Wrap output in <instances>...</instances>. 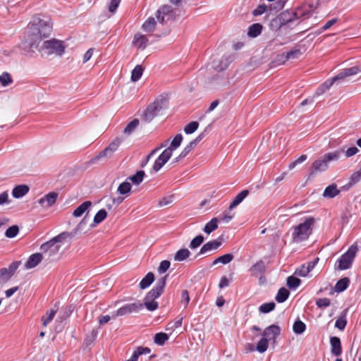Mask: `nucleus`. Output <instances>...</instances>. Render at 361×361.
Instances as JSON below:
<instances>
[{
    "mask_svg": "<svg viewBox=\"0 0 361 361\" xmlns=\"http://www.w3.org/2000/svg\"><path fill=\"white\" fill-rule=\"evenodd\" d=\"M157 25V20L153 17L148 18L142 24V28L145 32H153Z\"/></svg>",
    "mask_w": 361,
    "mask_h": 361,
    "instance_id": "2f4dec72",
    "label": "nucleus"
},
{
    "mask_svg": "<svg viewBox=\"0 0 361 361\" xmlns=\"http://www.w3.org/2000/svg\"><path fill=\"white\" fill-rule=\"evenodd\" d=\"M328 166L327 163L321 157V159H317L312 163L310 175L312 176L317 173L323 172L328 169Z\"/></svg>",
    "mask_w": 361,
    "mask_h": 361,
    "instance_id": "f3484780",
    "label": "nucleus"
},
{
    "mask_svg": "<svg viewBox=\"0 0 361 361\" xmlns=\"http://www.w3.org/2000/svg\"><path fill=\"white\" fill-rule=\"evenodd\" d=\"M276 307V304L274 302H269L263 303L259 307V310L262 313H269L274 310Z\"/></svg>",
    "mask_w": 361,
    "mask_h": 361,
    "instance_id": "09e8293b",
    "label": "nucleus"
},
{
    "mask_svg": "<svg viewBox=\"0 0 361 361\" xmlns=\"http://www.w3.org/2000/svg\"><path fill=\"white\" fill-rule=\"evenodd\" d=\"M166 103V98L161 97L157 98L152 104H149L145 111L143 119L149 123L158 115L161 109L165 107Z\"/></svg>",
    "mask_w": 361,
    "mask_h": 361,
    "instance_id": "20e7f679",
    "label": "nucleus"
},
{
    "mask_svg": "<svg viewBox=\"0 0 361 361\" xmlns=\"http://www.w3.org/2000/svg\"><path fill=\"white\" fill-rule=\"evenodd\" d=\"M233 61V56L231 55H224L219 65H214L213 67L218 71H223L228 66L230 63Z\"/></svg>",
    "mask_w": 361,
    "mask_h": 361,
    "instance_id": "c756f323",
    "label": "nucleus"
},
{
    "mask_svg": "<svg viewBox=\"0 0 361 361\" xmlns=\"http://www.w3.org/2000/svg\"><path fill=\"white\" fill-rule=\"evenodd\" d=\"M313 13V7L310 4H303L298 8L293 13V20L300 19L305 20L307 19L312 16Z\"/></svg>",
    "mask_w": 361,
    "mask_h": 361,
    "instance_id": "6e6552de",
    "label": "nucleus"
},
{
    "mask_svg": "<svg viewBox=\"0 0 361 361\" xmlns=\"http://www.w3.org/2000/svg\"><path fill=\"white\" fill-rule=\"evenodd\" d=\"M92 202L85 201L79 205L73 212V216L75 217L81 216L85 212L88 211L92 207Z\"/></svg>",
    "mask_w": 361,
    "mask_h": 361,
    "instance_id": "a878e982",
    "label": "nucleus"
},
{
    "mask_svg": "<svg viewBox=\"0 0 361 361\" xmlns=\"http://www.w3.org/2000/svg\"><path fill=\"white\" fill-rule=\"evenodd\" d=\"M42 48L48 55L56 54L61 56L65 51V46L63 42L56 39L44 41Z\"/></svg>",
    "mask_w": 361,
    "mask_h": 361,
    "instance_id": "39448f33",
    "label": "nucleus"
},
{
    "mask_svg": "<svg viewBox=\"0 0 361 361\" xmlns=\"http://www.w3.org/2000/svg\"><path fill=\"white\" fill-rule=\"evenodd\" d=\"M157 21L161 24H164L171 20L173 17L172 8L169 5H165L159 8L156 12Z\"/></svg>",
    "mask_w": 361,
    "mask_h": 361,
    "instance_id": "1a4fd4ad",
    "label": "nucleus"
},
{
    "mask_svg": "<svg viewBox=\"0 0 361 361\" xmlns=\"http://www.w3.org/2000/svg\"><path fill=\"white\" fill-rule=\"evenodd\" d=\"M143 73V68L141 66L137 65L131 72V80L133 82L138 81Z\"/></svg>",
    "mask_w": 361,
    "mask_h": 361,
    "instance_id": "a19ab883",
    "label": "nucleus"
},
{
    "mask_svg": "<svg viewBox=\"0 0 361 361\" xmlns=\"http://www.w3.org/2000/svg\"><path fill=\"white\" fill-rule=\"evenodd\" d=\"M218 219L214 217L209 222H207L204 228L203 231L207 234H210L213 231H214L218 228Z\"/></svg>",
    "mask_w": 361,
    "mask_h": 361,
    "instance_id": "72a5a7b5",
    "label": "nucleus"
},
{
    "mask_svg": "<svg viewBox=\"0 0 361 361\" xmlns=\"http://www.w3.org/2000/svg\"><path fill=\"white\" fill-rule=\"evenodd\" d=\"M190 252L187 248L180 249L174 255V260L176 262H183L189 257Z\"/></svg>",
    "mask_w": 361,
    "mask_h": 361,
    "instance_id": "c9c22d12",
    "label": "nucleus"
},
{
    "mask_svg": "<svg viewBox=\"0 0 361 361\" xmlns=\"http://www.w3.org/2000/svg\"><path fill=\"white\" fill-rule=\"evenodd\" d=\"M57 197L58 193L55 192H51L47 194L43 197L40 198L38 200V203L40 206H42L44 208H49L56 203Z\"/></svg>",
    "mask_w": 361,
    "mask_h": 361,
    "instance_id": "2eb2a0df",
    "label": "nucleus"
},
{
    "mask_svg": "<svg viewBox=\"0 0 361 361\" xmlns=\"http://www.w3.org/2000/svg\"><path fill=\"white\" fill-rule=\"evenodd\" d=\"M68 235L69 234L68 233L63 232L46 243H49V246L51 249V251L55 253L57 252L61 247V245L57 243H61Z\"/></svg>",
    "mask_w": 361,
    "mask_h": 361,
    "instance_id": "dca6fc26",
    "label": "nucleus"
},
{
    "mask_svg": "<svg viewBox=\"0 0 361 361\" xmlns=\"http://www.w3.org/2000/svg\"><path fill=\"white\" fill-rule=\"evenodd\" d=\"M145 176L144 171H137L134 175L130 176L128 180H130L133 184L138 185H140Z\"/></svg>",
    "mask_w": 361,
    "mask_h": 361,
    "instance_id": "f704fd0d",
    "label": "nucleus"
},
{
    "mask_svg": "<svg viewBox=\"0 0 361 361\" xmlns=\"http://www.w3.org/2000/svg\"><path fill=\"white\" fill-rule=\"evenodd\" d=\"M280 327L278 325L272 324L264 330L262 336L264 338H267L268 341H273L275 342L276 339L280 335Z\"/></svg>",
    "mask_w": 361,
    "mask_h": 361,
    "instance_id": "4468645a",
    "label": "nucleus"
},
{
    "mask_svg": "<svg viewBox=\"0 0 361 361\" xmlns=\"http://www.w3.org/2000/svg\"><path fill=\"white\" fill-rule=\"evenodd\" d=\"M166 163L162 159H159V157L155 160L154 166H153V170L155 172L159 171Z\"/></svg>",
    "mask_w": 361,
    "mask_h": 361,
    "instance_id": "774afa93",
    "label": "nucleus"
},
{
    "mask_svg": "<svg viewBox=\"0 0 361 361\" xmlns=\"http://www.w3.org/2000/svg\"><path fill=\"white\" fill-rule=\"evenodd\" d=\"M51 31L52 23L51 20L35 17L27 25V40L29 44L33 47L44 38L48 37Z\"/></svg>",
    "mask_w": 361,
    "mask_h": 361,
    "instance_id": "f257e3e1",
    "label": "nucleus"
},
{
    "mask_svg": "<svg viewBox=\"0 0 361 361\" xmlns=\"http://www.w3.org/2000/svg\"><path fill=\"white\" fill-rule=\"evenodd\" d=\"M300 283H301L300 279H299L298 278H297L294 276H290L287 278V286L290 289L295 290L296 288H298L300 286Z\"/></svg>",
    "mask_w": 361,
    "mask_h": 361,
    "instance_id": "de8ad7c7",
    "label": "nucleus"
},
{
    "mask_svg": "<svg viewBox=\"0 0 361 361\" xmlns=\"http://www.w3.org/2000/svg\"><path fill=\"white\" fill-rule=\"evenodd\" d=\"M349 283L350 279L348 277L342 278L336 282L334 288V290L338 293H341L346 290Z\"/></svg>",
    "mask_w": 361,
    "mask_h": 361,
    "instance_id": "c85d7f7f",
    "label": "nucleus"
},
{
    "mask_svg": "<svg viewBox=\"0 0 361 361\" xmlns=\"http://www.w3.org/2000/svg\"><path fill=\"white\" fill-rule=\"evenodd\" d=\"M143 307L142 303L133 302L130 304H126L122 307H121L116 311V315L118 317L124 316L128 314L137 312H139Z\"/></svg>",
    "mask_w": 361,
    "mask_h": 361,
    "instance_id": "9d476101",
    "label": "nucleus"
},
{
    "mask_svg": "<svg viewBox=\"0 0 361 361\" xmlns=\"http://www.w3.org/2000/svg\"><path fill=\"white\" fill-rule=\"evenodd\" d=\"M340 193L336 184L333 183L328 185L324 190L323 197L325 198H334Z\"/></svg>",
    "mask_w": 361,
    "mask_h": 361,
    "instance_id": "393cba45",
    "label": "nucleus"
},
{
    "mask_svg": "<svg viewBox=\"0 0 361 361\" xmlns=\"http://www.w3.org/2000/svg\"><path fill=\"white\" fill-rule=\"evenodd\" d=\"M154 281V275L152 272H149L147 275L141 280L139 286L142 290L148 288Z\"/></svg>",
    "mask_w": 361,
    "mask_h": 361,
    "instance_id": "473e14b6",
    "label": "nucleus"
},
{
    "mask_svg": "<svg viewBox=\"0 0 361 361\" xmlns=\"http://www.w3.org/2000/svg\"><path fill=\"white\" fill-rule=\"evenodd\" d=\"M233 61V56L231 55H224L219 65H214L213 67L218 71H223L228 66L230 63Z\"/></svg>",
    "mask_w": 361,
    "mask_h": 361,
    "instance_id": "7c9ffc66",
    "label": "nucleus"
},
{
    "mask_svg": "<svg viewBox=\"0 0 361 361\" xmlns=\"http://www.w3.org/2000/svg\"><path fill=\"white\" fill-rule=\"evenodd\" d=\"M306 330V324L301 321L300 319H298L295 321L293 325V331L297 334H302Z\"/></svg>",
    "mask_w": 361,
    "mask_h": 361,
    "instance_id": "e433bc0d",
    "label": "nucleus"
},
{
    "mask_svg": "<svg viewBox=\"0 0 361 361\" xmlns=\"http://www.w3.org/2000/svg\"><path fill=\"white\" fill-rule=\"evenodd\" d=\"M221 259V263L223 264H227L233 259V255L231 253H227L219 256Z\"/></svg>",
    "mask_w": 361,
    "mask_h": 361,
    "instance_id": "338daca9",
    "label": "nucleus"
},
{
    "mask_svg": "<svg viewBox=\"0 0 361 361\" xmlns=\"http://www.w3.org/2000/svg\"><path fill=\"white\" fill-rule=\"evenodd\" d=\"M199 127V123L197 121H192L187 124L184 128V132L186 134H192L197 130Z\"/></svg>",
    "mask_w": 361,
    "mask_h": 361,
    "instance_id": "864d4df0",
    "label": "nucleus"
},
{
    "mask_svg": "<svg viewBox=\"0 0 361 361\" xmlns=\"http://www.w3.org/2000/svg\"><path fill=\"white\" fill-rule=\"evenodd\" d=\"M56 313V311L51 309L49 312H47L45 316H43L42 318V320L43 322V325L44 326H47L51 321L53 320L54 317H55V314Z\"/></svg>",
    "mask_w": 361,
    "mask_h": 361,
    "instance_id": "3c124183",
    "label": "nucleus"
},
{
    "mask_svg": "<svg viewBox=\"0 0 361 361\" xmlns=\"http://www.w3.org/2000/svg\"><path fill=\"white\" fill-rule=\"evenodd\" d=\"M204 238L202 235H198L195 237L190 243V247L192 250H195L200 246L204 242Z\"/></svg>",
    "mask_w": 361,
    "mask_h": 361,
    "instance_id": "8fccbe9b",
    "label": "nucleus"
},
{
    "mask_svg": "<svg viewBox=\"0 0 361 361\" xmlns=\"http://www.w3.org/2000/svg\"><path fill=\"white\" fill-rule=\"evenodd\" d=\"M18 226L16 225H13L7 228V230L5 232V236L8 238H13L18 235Z\"/></svg>",
    "mask_w": 361,
    "mask_h": 361,
    "instance_id": "603ef678",
    "label": "nucleus"
},
{
    "mask_svg": "<svg viewBox=\"0 0 361 361\" xmlns=\"http://www.w3.org/2000/svg\"><path fill=\"white\" fill-rule=\"evenodd\" d=\"M121 142L122 139L116 137L104 149L100 152L98 155L92 158L91 159V162L94 163L100 159L111 157L112 154L118 149Z\"/></svg>",
    "mask_w": 361,
    "mask_h": 361,
    "instance_id": "423d86ee",
    "label": "nucleus"
},
{
    "mask_svg": "<svg viewBox=\"0 0 361 361\" xmlns=\"http://www.w3.org/2000/svg\"><path fill=\"white\" fill-rule=\"evenodd\" d=\"M154 296V299L151 301H149L145 298V306L149 311H154L158 308V302L155 300L156 298H159L161 295H152Z\"/></svg>",
    "mask_w": 361,
    "mask_h": 361,
    "instance_id": "a18cd8bd",
    "label": "nucleus"
},
{
    "mask_svg": "<svg viewBox=\"0 0 361 361\" xmlns=\"http://www.w3.org/2000/svg\"><path fill=\"white\" fill-rule=\"evenodd\" d=\"M301 54V51L300 49H295L294 50H291L286 54V59H293L298 58Z\"/></svg>",
    "mask_w": 361,
    "mask_h": 361,
    "instance_id": "69168bd1",
    "label": "nucleus"
},
{
    "mask_svg": "<svg viewBox=\"0 0 361 361\" xmlns=\"http://www.w3.org/2000/svg\"><path fill=\"white\" fill-rule=\"evenodd\" d=\"M13 82V80L11 78V76L8 73H3L0 75V83L4 86H8Z\"/></svg>",
    "mask_w": 361,
    "mask_h": 361,
    "instance_id": "5fc2aeb1",
    "label": "nucleus"
},
{
    "mask_svg": "<svg viewBox=\"0 0 361 361\" xmlns=\"http://www.w3.org/2000/svg\"><path fill=\"white\" fill-rule=\"evenodd\" d=\"M269 345V341L267 338L262 337L257 343L256 346V350L260 353H264Z\"/></svg>",
    "mask_w": 361,
    "mask_h": 361,
    "instance_id": "37998d69",
    "label": "nucleus"
},
{
    "mask_svg": "<svg viewBox=\"0 0 361 361\" xmlns=\"http://www.w3.org/2000/svg\"><path fill=\"white\" fill-rule=\"evenodd\" d=\"M357 243L350 245L348 250L343 253L337 261V269L339 270H346L349 269L358 252Z\"/></svg>",
    "mask_w": 361,
    "mask_h": 361,
    "instance_id": "7ed1b4c3",
    "label": "nucleus"
},
{
    "mask_svg": "<svg viewBox=\"0 0 361 361\" xmlns=\"http://www.w3.org/2000/svg\"><path fill=\"white\" fill-rule=\"evenodd\" d=\"M107 216V212L104 209L99 210L94 216V225L99 224L102 222Z\"/></svg>",
    "mask_w": 361,
    "mask_h": 361,
    "instance_id": "79ce46f5",
    "label": "nucleus"
},
{
    "mask_svg": "<svg viewBox=\"0 0 361 361\" xmlns=\"http://www.w3.org/2000/svg\"><path fill=\"white\" fill-rule=\"evenodd\" d=\"M314 220L312 217L307 218L304 222L300 223L296 226L293 227L292 241L299 243L306 240L311 235V226L314 224Z\"/></svg>",
    "mask_w": 361,
    "mask_h": 361,
    "instance_id": "f03ea898",
    "label": "nucleus"
},
{
    "mask_svg": "<svg viewBox=\"0 0 361 361\" xmlns=\"http://www.w3.org/2000/svg\"><path fill=\"white\" fill-rule=\"evenodd\" d=\"M335 82L334 78H332L330 81H326L322 85H320L315 92V94L317 96L322 95L324 94L327 90H329L333 84Z\"/></svg>",
    "mask_w": 361,
    "mask_h": 361,
    "instance_id": "ea45409f",
    "label": "nucleus"
},
{
    "mask_svg": "<svg viewBox=\"0 0 361 361\" xmlns=\"http://www.w3.org/2000/svg\"><path fill=\"white\" fill-rule=\"evenodd\" d=\"M316 305L319 308H326L331 305V300L327 298H319L316 301Z\"/></svg>",
    "mask_w": 361,
    "mask_h": 361,
    "instance_id": "680f3d73",
    "label": "nucleus"
},
{
    "mask_svg": "<svg viewBox=\"0 0 361 361\" xmlns=\"http://www.w3.org/2000/svg\"><path fill=\"white\" fill-rule=\"evenodd\" d=\"M140 121L138 119L135 118L130 121L124 129V133L130 135L138 126Z\"/></svg>",
    "mask_w": 361,
    "mask_h": 361,
    "instance_id": "49530a36",
    "label": "nucleus"
},
{
    "mask_svg": "<svg viewBox=\"0 0 361 361\" xmlns=\"http://www.w3.org/2000/svg\"><path fill=\"white\" fill-rule=\"evenodd\" d=\"M360 179H361V172H360L359 171L354 172L350 176V181L348 183V186L351 187V186L354 185L355 184L358 183L360 180Z\"/></svg>",
    "mask_w": 361,
    "mask_h": 361,
    "instance_id": "6e6d98bb",
    "label": "nucleus"
},
{
    "mask_svg": "<svg viewBox=\"0 0 361 361\" xmlns=\"http://www.w3.org/2000/svg\"><path fill=\"white\" fill-rule=\"evenodd\" d=\"M30 188L26 185H18L13 188L12 195L14 198L19 199L28 193Z\"/></svg>",
    "mask_w": 361,
    "mask_h": 361,
    "instance_id": "aec40b11",
    "label": "nucleus"
},
{
    "mask_svg": "<svg viewBox=\"0 0 361 361\" xmlns=\"http://www.w3.org/2000/svg\"><path fill=\"white\" fill-rule=\"evenodd\" d=\"M288 1V0H279L275 4H271L269 7V11L272 10H276L279 11L281 10L284 6L285 4Z\"/></svg>",
    "mask_w": 361,
    "mask_h": 361,
    "instance_id": "bf43d9fd",
    "label": "nucleus"
},
{
    "mask_svg": "<svg viewBox=\"0 0 361 361\" xmlns=\"http://www.w3.org/2000/svg\"><path fill=\"white\" fill-rule=\"evenodd\" d=\"M173 152H171L169 149H165L161 154L158 157L159 159H162L164 161L167 163V161L170 159L172 156Z\"/></svg>",
    "mask_w": 361,
    "mask_h": 361,
    "instance_id": "0e129e2a",
    "label": "nucleus"
},
{
    "mask_svg": "<svg viewBox=\"0 0 361 361\" xmlns=\"http://www.w3.org/2000/svg\"><path fill=\"white\" fill-rule=\"evenodd\" d=\"M222 244V238L219 237L216 240H211L205 244L200 248L197 255H203L207 252L217 250Z\"/></svg>",
    "mask_w": 361,
    "mask_h": 361,
    "instance_id": "ddd939ff",
    "label": "nucleus"
},
{
    "mask_svg": "<svg viewBox=\"0 0 361 361\" xmlns=\"http://www.w3.org/2000/svg\"><path fill=\"white\" fill-rule=\"evenodd\" d=\"M171 262L169 260H163L158 267V272L160 274H164L170 267Z\"/></svg>",
    "mask_w": 361,
    "mask_h": 361,
    "instance_id": "052dcab7",
    "label": "nucleus"
},
{
    "mask_svg": "<svg viewBox=\"0 0 361 361\" xmlns=\"http://www.w3.org/2000/svg\"><path fill=\"white\" fill-rule=\"evenodd\" d=\"M268 8L265 4H260L257 6L252 11V15L254 16H258L262 15L265 12H267Z\"/></svg>",
    "mask_w": 361,
    "mask_h": 361,
    "instance_id": "e2e57ef3",
    "label": "nucleus"
},
{
    "mask_svg": "<svg viewBox=\"0 0 361 361\" xmlns=\"http://www.w3.org/2000/svg\"><path fill=\"white\" fill-rule=\"evenodd\" d=\"M166 278L167 275H165L159 279L153 288L148 293H162L164 291Z\"/></svg>",
    "mask_w": 361,
    "mask_h": 361,
    "instance_id": "4be33fe9",
    "label": "nucleus"
},
{
    "mask_svg": "<svg viewBox=\"0 0 361 361\" xmlns=\"http://www.w3.org/2000/svg\"><path fill=\"white\" fill-rule=\"evenodd\" d=\"M133 42L137 48L145 49L147 47L148 39L145 35L137 33L135 35Z\"/></svg>",
    "mask_w": 361,
    "mask_h": 361,
    "instance_id": "412c9836",
    "label": "nucleus"
},
{
    "mask_svg": "<svg viewBox=\"0 0 361 361\" xmlns=\"http://www.w3.org/2000/svg\"><path fill=\"white\" fill-rule=\"evenodd\" d=\"M330 345L331 353L335 356H340L342 353L341 339L337 336H331L330 338Z\"/></svg>",
    "mask_w": 361,
    "mask_h": 361,
    "instance_id": "a211bd4d",
    "label": "nucleus"
},
{
    "mask_svg": "<svg viewBox=\"0 0 361 361\" xmlns=\"http://www.w3.org/2000/svg\"><path fill=\"white\" fill-rule=\"evenodd\" d=\"M263 26L259 23H256L250 25L248 28L247 35L250 37L255 38L258 37L262 31Z\"/></svg>",
    "mask_w": 361,
    "mask_h": 361,
    "instance_id": "cd10ccee",
    "label": "nucleus"
},
{
    "mask_svg": "<svg viewBox=\"0 0 361 361\" xmlns=\"http://www.w3.org/2000/svg\"><path fill=\"white\" fill-rule=\"evenodd\" d=\"M249 191L247 190H243L239 192L233 200L229 205V209L232 210L240 204L248 195Z\"/></svg>",
    "mask_w": 361,
    "mask_h": 361,
    "instance_id": "5701e85b",
    "label": "nucleus"
},
{
    "mask_svg": "<svg viewBox=\"0 0 361 361\" xmlns=\"http://www.w3.org/2000/svg\"><path fill=\"white\" fill-rule=\"evenodd\" d=\"M131 188V184L128 181L126 180L118 185L117 191L120 195H123L128 194L130 192Z\"/></svg>",
    "mask_w": 361,
    "mask_h": 361,
    "instance_id": "c03bdc74",
    "label": "nucleus"
},
{
    "mask_svg": "<svg viewBox=\"0 0 361 361\" xmlns=\"http://www.w3.org/2000/svg\"><path fill=\"white\" fill-rule=\"evenodd\" d=\"M169 338V336L167 334L164 332H159L154 335V342L161 346L163 345L166 341H168Z\"/></svg>",
    "mask_w": 361,
    "mask_h": 361,
    "instance_id": "58836bf2",
    "label": "nucleus"
},
{
    "mask_svg": "<svg viewBox=\"0 0 361 361\" xmlns=\"http://www.w3.org/2000/svg\"><path fill=\"white\" fill-rule=\"evenodd\" d=\"M183 141V135L181 134H177L172 140L169 147H167L171 152H173L178 148Z\"/></svg>",
    "mask_w": 361,
    "mask_h": 361,
    "instance_id": "4c0bfd02",
    "label": "nucleus"
},
{
    "mask_svg": "<svg viewBox=\"0 0 361 361\" xmlns=\"http://www.w3.org/2000/svg\"><path fill=\"white\" fill-rule=\"evenodd\" d=\"M265 271V264L262 260L257 261L255 264H253L249 271L252 276H258L264 273Z\"/></svg>",
    "mask_w": 361,
    "mask_h": 361,
    "instance_id": "bb28decb",
    "label": "nucleus"
},
{
    "mask_svg": "<svg viewBox=\"0 0 361 361\" xmlns=\"http://www.w3.org/2000/svg\"><path fill=\"white\" fill-rule=\"evenodd\" d=\"M347 324V320L345 319V313L343 316H340L336 321L335 326L340 330H343Z\"/></svg>",
    "mask_w": 361,
    "mask_h": 361,
    "instance_id": "4d7b16f0",
    "label": "nucleus"
},
{
    "mask_svg": "<svg viewBox=\"0 0 361 361\" xmlns=\"http://www.w3.org/2000/svg\"><path fill=\"white\" fill-rule=\"evenodd\" d=\"M310 269L305 264L301 265L298 269H297L295 271V274L299 276L305 277L307 276L310 273Z\"/></svg>",
    "mask_w": 361,
    "mask_h": 361,
    "instance_id": "13d9d810",
    "label": "nucleus"
},
{
    "mask_svg": "<svg viewBox=\"0 0 361 361\" xmlns=\"http://www.w3.org/2000/svg\"><path fill=\"white\" fill-rule=\"evenodd\" d=\"M42 259L43 257L41 253L31 255L25 264V269H29L37 267L42 262Z\"/></svg>",
    "mask_w": 361,
    "mask_h": 361,
    "instance_id": "6ab92c4d",
    "label": "nucleus"
},
{
    "mask_svg": "<svg viewBox=\"0 0 361 361\" xmlns=\"http://www.w3.org/2000/svg\"><path fill=\"white\" fill-rule=\"evenodd\" d=\"M344 152V148L337 149L336 151L326 153L322 157L324 159V161L329 164L330 161H336L339 159L341 154Z\"/></svg>",
    "mask_w": 361,
    "mask_h": 361,
    "instance_id": "b1692460",
    "label": "nucleus"
},
{
    "mask_svg": "<svg viewBox=\"0 0 361 361\" xmlns=\"http://www.w3.org/2000/svg\"><path fill=\"white\" fill-rule=\"evenodd\" d=\"M20 264L21 261H14L8 267L0 269V283L8 282L14 275Z\"/></svg>",
    "mask_w": 361,
    "mask_h": 361,
    "instance_id": "0eeeda50",
    "label": "nucleus"
},
{
    "mask_svg": "<svg viewBox=\"0 0 361 361\" xmlns=\"http://www.w3.org/2000/svg\"><path fill=\"white\" fill-rule=\"evenodd\" d=\"M361 72V66H355L350 68H344L341 70L336 76H334V80L335 82L343 80L344 78L355 75L358 74Z\"/></svg>",
    "mask_w": 361,
    "mask_h": 361,
    "instance_id": "9b49d317",
    "label": "nucleus"
},
{
    "mask_svg": "<svg viewBox=\"0 0 361 361\" xmlns=\"http://www.w3.org/2000/svg\"><path fill=\"white\" fill-rule=\"evenodd\" d=\"M293 21L292 18L286 19L285 15L281 13L271 19L269 23V27L273 31H277L283 25Z\"/></svg>",
    "mask_w": 361,
    "mask_h": 361,
    "instance_id": "f8f14e48",
    "label": "nucleus"
}]
</instances>
